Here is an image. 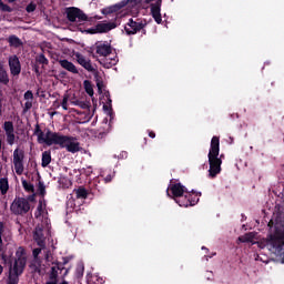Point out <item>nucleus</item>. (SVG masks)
Wrapping results in <instances>:
<instances>
[{"instance_id": "nucleus-50", "label": "nucleus", "mask_w": 284, "mask_h": 284, "mask_svg": "<svg viewBox=\"0 0 284 284\" xmlns=\"http://www.w3.org/2000/svg\"><path fill=\"white\" fill-rule=\"evenodd\" d=\"M103 110L108 112L109 110H112V105L110 104V106H108V104H104Z\"/></svg>"}, {"instance_id": "nucleus-28", "label": "nucleus", "mask_w": 284, "mask_h": 284, "mask_svg": "<svg viewBox=\"0 0 284 284\" xmlns=\"http://www.w3.org/2000/svg\"><path fill=\"white\" fill-rule=\"evenodd\" d=\"M77 199H88V190L85 187L80 186L75 190Z\"/></svg>"}, {"instance_id": "nucleus-55", "label": "nucleus", "mask_w": 284, "mask_h": 284, "mask_svg": "<svg viewBox=\"0 0 284 284\" xmlns=\"http://www.w3.org/2000/svg\"><path fill=\"white\" fill-rule=\"evenodd\" d=\"M154 0H145L144 3L149 4L151 2H153Z\"/></svg>"}, {"instance_id": "nucleus-2", "label": "nucleus", "mask_w": 284, "mask_h": 284, "mask_svg": "<svg viewBox=\"0 0 284 284\" xmlns=\"http://www.w3.org/2000/svg\"><path fill=\"white\" fill-rule=\"evenodd\" d=\"M77 141V138L70 135H63L58 133L53 136V145H59V148L67 149V152H71V154H77V152H81V144Z\"/></svg>"}, {"instance_id": "nucleus-4", "label": "nucleus", "mask_w": 284, "mask_h": 284, "mask_svg": "<svg viewBox=\"0 0 284 284\" xmlns=\"http://www.w3.org/2000/svg\"><path fill=\"white\" fill-rule=\"evenodd\" d=\"M145 26H148V21L140 18H135L134 20L131 18L125 24L124 30L129 36L136 34L138 32H141V30H143L145 34Z\"/></svg>"}, {"instance_id": "nucleus-45", "label": "nucleus", "mask_w": 284, "mask_h": 284, "mask_svg": "<svg viewBox=\"0 0 284 284\" xmlns=\"http://www.w3.org/2000/svg\"><path fill=\"white\" fill-rule=\"evenodd\" d=\"M106 133L105 132H100L99 134L95 135V139H105Z\"/></svg>"}, {"instance_id": "nucleus-24", "label": "nucleus", "mask_w": 284, "mask_h": 284, "mask_svg": "<svg viewBox=\"0 0 284 284\" xmlns=\"http://www.w3.org/2000/svg\"><path fill=\"white\" fill-rule=\"evenodd\" d=\"M0 83L2 85H8L10 83V77L8 75V71H6V68L0 62Z\"/></svg>"}, {"instance_id": "nucleus-46", "label": "nucleus", "mask_w": 284, "mask_h": 284, "mask_svg": "<svg viewBox=\"0 0 284 284\" xmlns=\"http://www.w3.org/2000/svg\"><path fill=\"white\" fill-rule=\"evenodd\" d=\"M3 114V100L0 98V118Z\"/></svg>"}, {"instance_id": "nucleus-53", "label": "nucleus", "mask_w": 284, "mask_h": 284, "mask_svg": "<svg viewBox=\"0 0 284 284\" xmlns=\"http://www.w3.org/2000/svg\"><path fill=\"white\" fill-rule=\"evenodd\" d=\"M68 73L65 72V71H62V72H60V75L62 77V79H63V77H65Z\"/></svg>"}, {"instance_id": "nucleus-31", "label": "nucleus", "mask_w": 284, "mask_h": 284, "mask_svg": "<svg viewBox=\"0 0 284 284\" xmlns=\"http://www.w3.org/2000/svg\"><path fill=\"white\" fill-rule=\"evenodd\" d=\"M21 181H22V187L26 192H34V184L26 180H21Z\"/></svg>"}, {"instance_id": "nucleus-39", "label": "nucleus", "mask_w": 284, "mask_h": 284, "mask_svg": "<svg viewBox=\"0 0 284 284\" xmlns=\"http://www.w3.org/2000/svg\"><path fill=\"white\" fill-rule=\"evenodd\" d=\"M97 88L99 92H103V80L97 79Z\"/></svg>"}, {"instance_id": "nucleus-59", "label": "nucleus", "mask_w": 284, "mask_h": 284, "mask_svg": "<svg viewBox=\"0 0 284 284\" xmlns=\"http://www.w3.org/2000/svg\"><path fill=\"white\" fill-rule=\"evenodd\" d=\"M202 250H206V252H209L207 247H205V246H202Z\"/></svg>"}, {"instance_id": "nucleus-40", "label": "nucleus", "mask_w": 284, "mask_h": 284, "mask_svg": "<svg viewBox=\"0 0 284 284\" xmlns=\"http://www.w3.org/2000/svg\"><path fill=\"white\" fill-rule=\"evenodd\" d=\"M68 99H69V97H68V95H64V97H63V100H62V102H61V105H62V108H63L64 110H68Z\"/></svg>"}, {"instance_id": "nucleus-48", "label": "nucleus", "mask_w": 284, "mask_h": 284, "mask_svg": "<svg viewBox=\"0 0 284 284\" xmlns=\"http://www.w3.org/2000/svg\"><path fill=\"white\" fill-rule=\"evenodd\" d=\"M38 212H43V203L40 201L37 207Z\"/></svg>"}, {"instance_id": "nucleus-3", "label": "nucleus", "mask_w": 284, "mask_h": 284, "mask_svg": "<svg viewBox=\"0 0 284 284\" xmlns=\"http://www.w3.org/2000/svg\"><path fill=\"white\" fill-rule=\"evenodd\" d=\"M30 202L26 197L16 196L10 205V212L14 216H26L30 212Z\"/></svg>"}, {"instance_id": "nucleus-25", "label": "nucleus", "mask_w": 284, "mask_h": 284, "mask_svg": "<svg viewBox=\"0 0 284 284\" xmlns=\"http://www.w3.org/2000/svg\"><path fill=\"white\" fill-rule=\"evenodd\" d=\"M50 163H52V153L50 151H44L42 153L41 166L48 168Z\"/></svg>"}, {"instance_id": "nucleus-35", "label": "nucleus", "mask_w": 284, "mask_h": 284, "mask_svg": "<svg viewBox=\"0 0 284 284\" xmlns=\"http://www.w3.org/2000/svg\"><path fill=\"white\" fill-rule=\"evenodd\" d=\"M34 10H37V3L34 2H30L27 7H26V11L30 14L32 12H34Z\"/></svg>"}, {"instance_id": "nucleus-37", "label": "nucleus", "mask_w": 284, "mask_h": 284, "mask_svg": "<svg viewBox=\"0 0 284 284\" xmlns=\"http://www.w3.org/2000/svg\"><path fill=\"white\" fill-rule=\"evenodd\" d=\"M29 110H32V101L27 100L23 106V114H26V112H28Z\"/></svg>"}, {"instance_id": "nucleus-56", "label": "nucleus", "mask_w": 284, "mask_h": 284, "mask_svg": "<svg viewBox=\"0 0 284 284\" xmlns=\"http://www.w3.org/2000/svg\"><path fill=\"white\" fill-rule=\"evenodd\" d=\"M3 274V267L0 265V276Z\"/></svg>"}, {"instance_id": "nucleus-12", "label": "nucleus", "mask_w": 284, "mask_h": 284, "mask_svg": "<svg viewBox=\"0 0 284 284\" xmlns=\"http://www.w3.org/2000/svg\"><path fill=\"white\" fill-rule=\"evenodd\" d=\"M26 270L17 268L12 266V263L9 267V275L7 277V284H19V277L23 274Z\"/></svg>"}, {"instance_id": "nucleus-26", "label": "nucleus", "mask_w": 284, "mask_h": 284, "mask_svg": "<svg viewBox=\"0 0 284 284\" xmlns=\"http://www.w3.org/2000/svg\"><path fill=\"white\" fill-rule=\"evenodd\" d=\"M8 190H10V183L8 182V178H1L0 179V192L2 196L4 194H8Z\"/></svg>"}, {"instance_id": "nucleus-49", "label": "nucleus", "mask_w": 284, "mask_h": 284, "mask_svg": "<svg viewBox=\"0 0 284 284\" xmlns=\"http://www.w3.org/2000/svg\"><path fill=\"white\" fill-rule=\"evenodd\" d=\"M112 181V175H106L105 178H104V182L105 183H110Z\"/></svg>"}, {"instance_id": "nucleus-36", "label": "nucleus", "mask_w": 284, "mask_h": 284, "mask_svg": "<svg viewBox=\"0 0 284 284\" xmlns=\"http://www.w3.org/2000/svg\"><path fill=\"white\" fill-rule=\"evenodd\" d=\"M24 101H34V93H32V91L28 90L24 93Z\"/></svg>"}, {"instance_id": "nucleus-18", "label": "nucleus", "mask_w": 284, "mask_h": 284, "mask_svg": "<svg viewBox=\"0 0 284 284\" xmlns=\"http://www.w3.org/2000/svg\"><path fill=\"white\" fill-rule=\"evenodd\" d=\"M180 207H193V205H196L199 203V200H190L189 193H185L178 199L174 200Z\"/></svg>"}, {"instance_id": "nucleus-11", "label": "nucleus", "mask_w": 284, "mask_h": 284, "mask_svg": "<svg viewBox=\"0 0 284 284\" xmlns=\"http://www.w3.org/2000/svg\"><path fill=\"white\" fill-rule=\"evenodd\" d=\"M116 22H106V23H98L95 29H90L88 32L89 34H103L105 32H110V30H114L116 28Z\"/></svg>"}, {"instance_id": "nucleus-19", "label": "nucleus", "mask_w": 284, "mask_h": 284, "mask_svg": "<svg viewBox=\"0 0 284 284\" xmlns=\"http://www.w3.org/2000/svg\"><path fill=\"white\" fill-rule=\"evenodd\" d=\"M33 239L39 247H45V235H43V227L37 226L33 232Z\"/></svg>"}, {"instance_id": "nucleus-54", "label": "nucleus", "mask_w": 284, "mask_h": 284, "mask_svg": "<svg viewBox=\"0 0 284 284\" xmlns=\"http://www.w3.org/2000/svg\"><path fill=\"white\" fill-rule=\"evenodd\" d=\"M134 3L139 4V3H143V0H133Z\"/></svg>"}, {"instance_id": "nucleus-47", "label": "nucleus", "mask_w": 284, "mask_h": 284, "mask_svg": "<svg viewBox=\"0 0 284 284\" xmlns=\"http://www.w3.org/2000/svg\"><path fill=\"white\" fill-rule=\"evenodd\" d=\"M150 139H156V133L154 131H149Z\"/></svg>"}, {"instance_id": "nucleus-21", "label": "nucleus", "mask_w": 284, "mask_h": 284, "mask_svg": "<svg viewBox=\"0 0 284 284\" xmlns=\"http://www.w3.org/2000/svg\"><path fill=\"white\" fill-rule=\"evenodd\" d=\"M59 65L63 68V70H67V72H71V74H79V69H77V65L72 63L71 61L67 59H62L58 61Z\"/></svg>"}, {"instance_id": "nucleus-10", "label": "nucleus", "mask_w": 284, "mask_h": 284, "mask_svg": "<svg viewBox=\"0 0 284 284\" xmlns=\"http://www.w3.org/2000/svg\"><path fill=\"white\" fill-rule=\"evenodd\" d=\"M27 263H28V257H26V248L23 246H20L16 251V258L12 267H17L19 270H26Z\"/></svg>"}, {"instance_id": "nucleus-14", "label": "nucleus", "mask_w": 284, "mask_h": 284, "mask_svg": "<svg viewBox=\"0 0 284 284\" xmlns=\"http://www.w3.org/2000/svg\"><path fill=\"white\" fill-rule=\"evenodd\" d=\"M163 0H156L155 3L151 4V17L154 19L155 23L160 26L163 23V18L161 17V4Z\"/></svg>"}, {"instance_id": "nucleus-16", "label": "nucleus", "mask_w": 284, "mask_h": 284, "mask_svg": "<svg viewBox=\"0 0 284 284\" xmlns=\"http://www.w3.org/2000/svg\"><path fill=\"white\" fill-rule=\"evenodd\" d=\"M73 57H75L77 62L79 63V65L84 68V70H87L88 72H94V67H92L91 60L85 59V57L80 52H74Z\"/></svg>"}, {"instance_id": "nucleus-22", "label": "nucleus", "mask_w": 284, "mask_h": 284, "mask_svg": "<svg viewBox=\"0 0 284 284\" xmlns=\"http://www.w3.org/2000/svg\"><path fill=\"white\" fill-rule=\"evenodd\" d=\"M270 243L275 250H281L284 245V237L281 235H270Z\"/></svg>"}, {"instance_id": "nucleus-33", "label": "nucleus", "mask_w": 284, "mask_h": 284, "mask_svg": "<svg viewBox=\"0 0 284 284\" xmlns=\"http://www.w3.org/2000/svg\"><path fill=\"white\" fill-rule=\"evenodd\" d=\"M199 196H201V192H195L194 190L189 191V200L190 201H199Z\"/></svg>"}, {"instance_id": "nucleus-15", "label": "nucleus", "mask_w": 284, "mask_h": 284, "mask_svg": "<svg viewBox=\"0 0 284 284\" xmlns=\"http://www.w3.org/2000/svg\"><path fill=\"white\" fill-rule=\"evenodd\" d=\"M9 68L12 77H19L21 74V61H19V57L12 55L9 58Z\"/></svg>"}, {"instance_id": "nucleus-51", "label": "nucleus", "mask_w": 284, "mask_h": 284, "mask_svg": "<svg viewBox=\"0 0 284 284\" xmlns=\"http://www.w3.org/2000/svg\"><path fill=\"white\" fill-rule=\"evenodd\" d=\"M53 106H55V108H61V104L59 103V100H55V101L53 102Z\"/></svg>"}, {"instance_id": "nucleus-23", "label": "nucleus", "mask_w": 284, "mask_h": 284, "mask_svg": "<svg viewBox=\"0 0 284 284\" xmlns=\"http://www.w3.org/2000/svg\"><path fill=\"white\" fill-rule=\"evenodd\" d=\"M7 41L10 48H21V45H23V41H21L20 38L14 34L9 36Z\"/></svg>"}, {"instance_id": "nucleus-32", "label": "nucleus", "mask_w": 284, "mask_h": 284, "mask_svg": "<svg viewBox=\"0 0 284 284\" xmlns=\"http://www.w3.org/2000/svg\"><path fill=\"white\" fill-rule=\"evenodd\" d=\"M0 11L1 12H13L14 10L10 6L3 3V0H0Z\"/></svg>"}, {"instance_id": "nucleus-5", "label": "nucleus", "mask_w": 284, "mask_h": 284, "mask_svg": "<svg viewBox=\"0 0 284 284\" xmlns=\"http://www.w3.org/2000/svg\"><path fill=\"white\" fill-rule=\"evenodd\" d=\"M33 134L38 136V143H45V145H54V136H57V132H52L50 129L47 130L45 133L41 130V126L36 124V129Z\"/></svg>"}, {"instance_id": "nucleus-1", "label": "nucleus", "mask_w": 284, "mask_h": 284, "mask_svg": "<svg viewBox=\"0 0 284 284\" xmlns=\"http://www.w3.org/2000/svg\"><path fill=\"white\" fill-rule=\"evenodd\" d=\"M221 153V140L219 136H213L211 140V146L209 150V176L211 179H216L217 174H221V165H223V160L219 158Z\"/></svg>"}, {"instance_id": "nucleus-60", "label": "nucleus", "mask_w": 284, "mask_h": 284, "mask_svg": "<svg viewBox=\"0 0 284 284\" xmlns=\"http://www.w3.org/2000/svg\"><path fill=\"white\" fill-rule=\"evenodd\" d=\"M39 92H41V88L38 89L37 94H39Z\"/></svg>"}, {"instance_id": "nucleus-42", "label": "nucleus", "mask_w": 284, "mask_h": 284, "mask_svg": "<svg viewBox=\"0 0 284 284\" xmlns=\"http://www.w3.org/2000/svg\"><path fill=\"white\" fill-rule=\"evenodd\" d=\"M32 254H33V258H37L39 256V254H41V248H34L32 251Z\"/></svg>"}, {"instance_id": "nucleus-8", "label": "nucleus", "mask_w": 284, "mask_h": 284, "mask_svg": "<svg viewBox=\"0 0 284 284\" xmlns=\"http://www.w3.org/2000/svg\"><path fill=\"white\" fill-rule=\"evenodd\" d=\"M65 263L68 262H58L51 267V271L49 272V281L47 283H54V281H59V272L60 274L61 272H64L63 278H65V275L70 272L69 268H65V266H63Z\"/></svg>"}, {"instance_id": "nucleus-17", "label": "nucleus", "mask_w": 284, "mask_h": 284, "mask_svg": "<svg viewBox=\"0 0 284 284\" xmlns=\"http://www.w3.org/2000/svg\"><path fill=\"white\" fill-rule=\"evenodd\" d=\"M95 52L99 57H110L112 54V45L108 42H98L95 44Z\"/></svg>"}, {"instance_id": "nucleus-27", "label": "nucleus", "mask_w": 284, "mask_h": 284, "mask_svg": "<svg viewBox=\"0 0 284 284\" xmlns=\"http://www.w3.org/2000/svg\"><path fill=\"white\" fill-rule=\"evenodd\" d=\"M84 90L89 97H94V88L92 87V82L90 80L83 81Z\"/></svg>"}, {"instance_id": "nucleus-38", "label": "nucleus", "mask_w": 284, "mask_h": 284, "mask_svg": "<svg viewBox=\"0 0 284 284\" xmlns=\"http://www.w3.org/2000/svg\"><path fill=\"white\" fill-rule=\"evenodd\" d=\"M112 65H116V59H111L110 62L104 63V68H112Z\"/></svg>"}, {"instance_id": "nucleus-7", "label": "nucleus", "mask_w": 284, "mask_h": 284, "mask_svg": "<svg viewBox=\"0 0 284 284\" xmlns=\"http://www.w3.org/2000/svg\"><path fill=\"white\" fill-rule=\"evenodd\" d=\"M26 161V151H23L22 149H14L13 151V165H14V171L16 174H18V176H21V174H23V162Z\"/></svg>"}, {"instance_id": "nucleus-58", "label": "nucleus", "mask_w": 284, "mask_h": 284, "mask_svg": "<svg viewBox=\"0 0 284 284\" xmlns=\"http://www.w3.org/2000/svg\"><path fill=\"white\" fill-rule=\"evenodd\" d=\"M108 101H109V104L112 105V99L109 98Z\"/></svg>"}, {"instance_id": "nucleus-30", "label": "nucleus", "mask_w": 284, "mask_h": 284, "mask_svg": "<svg viewBox=\"0 0 284 284\" xmlns=\"http://www.w3.org/2000/svg\"><path fill=\"white\" fill-rule=\"evenodd\" d=\"M36 61L41 65H48L50 63V61L48 60V58H45V54L43 53H40L39 55H37Z\"/></svg>"}, {"instance_id": "nucleus-34", "label": "nucleus", "mask_w": 284, "mask_h": 284, "mask_svg": "<svg viewBox=\"0 0 284 284\" xmlns=\"http://www.w3.org/2000/svg\"><path fill=\"white\" fill-rule=\"evenodd\" d=\"M38 192L40 196H45V184L42 181L38 183Z\"/></svg>"}, {"instance_id": "nucleus-41", "label": "nucleus", "mask_w": 284, "mask_h": 284, "mask_svg": "<svg viewBox=\"0 0 284 284\" xmlns=\"http://www.w3.org/2000/svg\"><path fill=\"white\" fill-rule=\"evenodd\" d=\"M3 232H6V224L0 222V239H3Z\"/></svg>"}, {"instance_id": "nucleus-52", "label": "nucleus", "mask_w": 284, "mask_h": 284, "mask_svg": "<svg viewBox=\"0 0 284 284\" xmlns=\"http://www.w3.org/2000/svg\"><path fill=\"white\" fill-rule=\"evenodd\" d=\"M3 250V237H0V252Z\"/></svg>"}, {"instance_id": "nucleus-6", "label": "nucleus", "mask_w": 284, "mask_h": 284, "mask_svg": "<svg viewBox=\"0 0 284 284\" xmlns=\"http://www.w3.org/2000/svg\"><path fill=\"white\" fill-rule=\"evenodd\" d=\"M64 13L67 14L68 21L70 23H74L79 21V23L83 21H88V14L83 12V10L77 8V7H68L64 9Z\"/></svg>"}, {"instance_id": "nucleus-57", "label": "nucleus", "mask_w": 284, "mask_h": 284, "mask_svg": "<svg viewBox=\"0 0 284 284\" xmlns=\"http://www.w3.org/2000/svg\"><path fill=\"white\" fill-rule=\"evenodd\" d=\"M144 145H148V138H144Z\"/></svg>"}, {"instance_id": "nucleus-43", "label": "nucleus", "mask_w": 284, "mask_h": 284, "mask_svg": "<svg viewBox=\"0 0 284 284\" xmlns=\"http://www.w3.org/2000/svg\"><path fill=\"white\" fill-rule=\"evenodd\" d=\"M33 71L37 74V77H41V71H39V65H33Z\"/></svg>"}, {"instance_id": "nucleus-13", "label": "nucleus", "mask_w": 284, "mask_h": 284, "mask_svg": "<svg viewBox=\"0 0 284 284\" xmlns=\"http://www.w3.org/2000/svg\"><path fill=\"white\" fill-rule=\"evenodd\" d=\"M3 130L6 132L8 145H14V139L17 138L14 135V123H12V121H6L3 123Z\"/></svg>"}, {"instance_id": "nucleus-61", "label": "nucleus", "mask_w": 284, "mask_h": 284, "mask_svg": "<svg viewBox=\"0 0 284 284\" xmlns=\"http://www.w3.org/2000/svg\"><path fill=\"white\" fill-rule=\"evenodd\" d=\"M42 98L45 97L44 94L41 95Z\"/></svg>"}, {"instance_id": "nucleus-9", "label": "nucleus", "mask_w": 284, "mask_h": 284, "mask_svg": "<svg viewBox=\"0 0 284 284\" xmlns=\"http://www.w3.org/2000/svg\"><path fill=\"white\" fill-rule=\"evenodd\" d=\"M187 187H185L181 183L171 184L166 191L168 196H171L175 201L179 196H183V194H187Z\"/></svg>"}, {"instance_id": "nucleus-29", "label": "nucleus", "mask_w": 284, "mask_h": 284, "mask_svg": "<svg viewBox=\"0 0 284 284\" xmlns=\"http://www.w3.org/2000/svg\"><path fill=\"white\" fill-rule=\"evenodd\" d=\"M254 241V235L252 233H246L244 236L239 237L240 243H252Z\"/></svg>"}, {"instance_id": "nucleus-44", "label": "nucleus", "mask_w": 284, "mask_h": 284, "mask_svg": "<svg viewBox=\"0 0 284 284\" xmlns=\"http://www.w3.org/2000/svg\"><path fill=\"white\" fill-rule=\"evenodd\" d=\"M26 200L28 201V203H34L36 201L34 194L29 195L28 197H26Z\"/></svg>"}, {"instance_id": "nucleus-20", "label": "nucleus", "mask_w": 284, "mask_h": 284, "mask_svg": "<svg viewBox=\"0 0 284 284\" xmlns=\"http://www.w3.org/2000/svg\"><path fill=\"white\" fill-rule=\"evenodd\" d=\"M125 6H126L125 2H120L102 9L101 12L102 14H104V17H108L110 14H116V12H119L122 8H125Z\"/></svg>"}]
</instances>
